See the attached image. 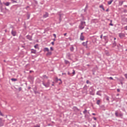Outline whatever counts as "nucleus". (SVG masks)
I'll return each mask as SVG.
<instances>
[{
	"label": "nucleus",
	"instance_id": "obj_53",
	"mask_svg": "<svg viewBox=\"0 0 127 127\" xmlns=\"http://www.w3.org/2000/svg\"><path fill=\"white\" fill-rule=\"evenodd\" d=\"M51 44L54 45V42H52Z\"/></svg>",
	"mask_w": 127,
	"mask_h": 127
},
{
	"label": "nucleus",
	"instance_id": "obj_16",
	"mask_svg": "<svg viewBox=\"0 0 127 127\" xmlns=\"http://www.w3.org/2000/svg\"><path fill=\"white\" fill-rule=\"evenodd\" d=\"M3 4L4 5H6V6H8L9 4H10V3L9 2H3Z\"/></svg>",
	"mask_w": 127,
	"mask_h": 127
},
{
	"label": "nucleus",
	"instance_id": "obj_30",
	"mask_svg": "<svg viewBox=\"0 0 127 127\" xmlns=\"http://www.w3.org/2000/svg\"><path fill=\"white\" fill-rule=\"evenodd\" d=\"M34 47H35V48L36 49H38V48H38V44H36L35 46H34Z\"/></svg>",
	"mask_w": 127,
	"mask_h": 127
},
{
	"label": "nucleus",
	"instance_id": "obj_12",
	"mask_svg": "<svg viewBox=\"0 0 127 127\" xmlns=\"http://www.w3.org/2000/svg\"><path fill=\"white\" fill-rule=\"evenodd\" d=\"M0 127H3V122L1 118H0Z\"/></svg>",
	"mask_w": 127,
	"mask_h": 127
},
{
	"label": "nucleus",
	"instance_id": "obj_3",
	"mask_svg": "<svg viewBox=\"0 0 127 127\" xmlns=\"http://www.w3.org/2000/svg\"><path fill=\"white\" fill-rule=\"evenodd\" d=\"M89 94L91 96L95 95V90L93 88V87H90L89 88Z\"/></svg>",
	"mask_w": 127,
	"mask_h": 127
},
{
	"label": "nucleus",
	"instance_id": "obj_5",
	"mask_svg": "<svg viewBox=\"0 0 127 127\" xmlns=\"http://www.w3.org/2000/svg\"><path fill=\"white\" fill-rule=\"evenodd\" d=\"M80 40L81 41H84V40L85 39V37L84 35H83V33H81L80 36Z\"/></svg>",
	"mask_w": 127,
	"mask_h": 127
},
{
	"label": "nucleus",
	"instance_id": "obj_41",
	"mask_svg": "<svg viewBox=\"0 0 127 127\" xmlns=\"http://www.w3.org/2000/svg\"><path fill=\"white\" fill-rule=\"evenodd\" d=\"M10 0L13 3L14 2H16V3L17 2L16 0Z\"/></svg>",
	"mask_w": 127,
	"mask_h": 127
},
{
	"label": "nucleus",
	"instance_id": "obj_50",
	"mask_svg": "<svg viewBox=\"0 0 127 127\" xmlns=\"http://www.w3.org/2000/svg\"><path fill=\"white\" fill-rule=\"evenodd\" d=\"M30 89H31V87L28 86V90H30Z\"/></svg>",
	"mask_w": 127,
	"mask_h": 127
},
{
	"label": "nucleus",
	"instance_id": "obj_64",
	"mask_svg": "<svg viewBox=\"0 0 127 127\" xmlns=\"http://www.w3.org/2000/svg\"><path fill=\"white\" fill-rule=\"evenodd\" d=\"M92 115H93V116H96V114H95V113H92Z\"/></svg>",
	"mask_w": 127,
	"mask_h": 127
},
{
	"label": "nucleus",
	"instance_id": "obj_8",
	"mask_svg": "<svg viewBox=\"0 0 127 127\" xmlns=\"http://www.w3.org/2000/svg\"><path fill=\"white\" fill-rule=\"evenodd\" d=\"M27 39H28V40H30V41H32V36L28 35L26 36Z\"/></svg>",
	"mask_w": 127,
	"mask_h": 127
},
{
	"label": "nucleus",
	"instance_id": "obj_6",
	"mask_svg": "<svg viewBox=\"0 0 127 127\" xmlns=\"http://www.w3.org/2000/svg\"><path fill=\"white\" fill-rule=\"evenodd\" d=\"M125 36H126V35H125L124 33H120L119 34V37L121 39L124 38V37H125Z\"/></svg>",
	"mask_w": 127,
	"mask_h": 127
},
{
	"label": "nucleus",
	"instance_id": "obj_54",
	"mask_svg": "<svg viewBox=\"0 0 127 127\" xmlns=\"http://www.w3.org/2000/svg\"><path fill=\"white\" fill-rule=\"evenodd\" d=\"M90 53H87V54H86V55H87V56H89V55H90Z\"/></svg>",
	"mask_w": 127,
	"mask_h": 127
},
{
	"label": "nucleus",
	"instance_id": "obj_35",
	"mask_svg": "<svg viewBox=\"0 0 127 127\" xmlns=\"http://www.w3.org/2000/svg\"><path fill=\"white\" fill-rule=\"evenodd\" d=\"M34 91H37V87L35 86V87H34L33 91L34 92Z\"/></svg>",
	"mask_w": 127,
	"mask_h": 127
},
{
	"label": "nucleus",
	"instance_id": "obj_52",
	"mask_svg": "<svg viewBox=\"0 0 127 127\" xmlns=\"http://www.w3.org/2000/svg\"><path fill=\"white\" fill-rule=\"evenodd\" d=\"M122 111H123V112H126V109H125V108L122 109Z\"/></svg>",
	"mask_w": 127,
	"mask_h": 127
},
{
	"label": "nucleus",
	"instance_id": "obj_19",
	"mask_svg": "<svg viewBox=\"0 0 127 127\" xmlns=\"http://www.w3.org/2000/svg\"><path fill=\"white\" fill-rule=\"evenodd\" d=\"M49 16V14H48V13H46L45 14H44L43 15V17H44L45 18H46V17H48Z\"/></svg>",
	"mask_w": 127,
	"mask_h": 127
},
{
	"label": "nucleus",
	"instance_id": "obj_61",
	"mask_svg": "<svg viewBox=\"0 0 127 127\" xmlns=\"http://www.w3.org/2000/svg\"><path fill=\"white\" fill-rule=\"evenodd\" d=\"M62 84V80L59 83V85H61Z\"/></svg>",
	"mask_w": 127,
	"mask_h": 127
},
{
	"label": "nucleus",
	"instance_id": "obj_45",
	"mask_svg": "<svg viewBox=\"0 0 127 127\" xmlns=\"http://www.w3.org/2000/svg\"><path fill=\"white\" fill-rule=\"evenodd\" d=\"M108 79H110V80H114V78L112 77H110L108 78Z\"/></svg>",
	"mask_w": 127,
	"mask_h": 127
},
{
	"label": "nucleus",
	"instance_id": "obj_32",
	"mask_svg": "<svg viewBox=\"0 0 127 127\" xmlns=\"http://www.w3.org/2000/svg\"><path fill=\"white\" fill-rule=\"evenodd\" d=\"M106 101H110V97L108 96H106Z\"/></svg>",
	"mask_w": 127,
	"mask_h": 127
},
{
	"label": "nucleus",
	"instance_id": "obj_48",
	"mask_svg": "<svg viewBox=\"0 0 127 127\" xmlns=\"http://www.w3.org/2000/svg\"><path fill=\"white\" fill-rule=\"evenodd\" d=\"M93 120H94V121H96L97 120V118L96 117H93Z\"/></svg>",
	"mask_w": 127,
	"mask_h": 127
},
{
	"label": "nucleus",
	"instance_id": "obj_43",
	"mask_svg": "<svg viewBox=\"0 0 127 127\" xmlns=\"http://www.w3.org/2000/svg\"><path fill=\"white\" fill-rule=\"evenodd\" d=\"M72 71H73V72H72V74L73 75H75V70L73 69Z\"/></svg>",
	"mask_w": 127,
	"mask_h": 127
},
{
	"label": "nucleus",
	"instance_id": "obj_34",
	"mask_svg": "<svg viewBox=\"0 0 127 127\" xmlns=\"http://www.w3.org/2000/svg\"><path fill=\"white\" fill-rule=\"evenodd\" d=\"M87 110L85 109L84 111L83 112V113L84 114V115H86V114H87Z\"/></svg>",
	"mask_w": 127,
	"mask_h": 127
},
{
	"label": "nucleus",
	"instance_id": "obj_38",
	"mask_svg": "<svg viewBox=\"0 0 127 127\" xmlns=\"http://www.w3.org/2000/svg\"><path fill=\"white\" fill-rule=\"evenodd\" d=\"M34 2H35L36 4H38V2L36 0H34Z\"/></svg>",
	"mask_w": 127,
	"mask_h": 127
},
{
	"label": "nucleus",
	"instance_id": "obj_36",
	"mask_svg": "<svg viewBox=\"0 0 127 127\" xmlns=\"http://www.w3.org/2000/svg\"><path fill=\"white\" fill-rule=\"evenodd\" d=\"M56 80H57V82H58V81H62V80H61V79L60 78H58V77H57L56 78Z\"/></svg>",
	"mask_w": 127,
	"mask_h": 127
},
{
	"label": "nucleus",
	"instance_id": "obj_20",
	"mask_svg": "<svg viewBox=\"0 0 127 127\" xmlns=\"http://www.w3.org/2000/svg\"><path fill=\"white\" fill-rule=\"evenodd\" d=\"M64 63L66 64H68L69 65H70V62L66 60H64Z\"/></svg>",
	"mask_w": 127,
	"mask_h": 127
},
{
	"label": "nucleus",
	"instance_id": "obj_14",
	"mask_svg": "<svg viewBox=\"0 0 127 127\" xmlns=\"http://www.w3.org/2000/svg\"><path fill=\"white\" fill-rule=\"evenodd\" d=\"M70 49V51L71 52H74V47L73 46V45H71V47L69 48Z\"/></svg>",
	"mask_w": 127,
	"mask_h": 127
},
{
	"label": "nucleus",
	"instance_id": "obj_42",
	"mask_svg": "<svg viewBox=\"0 0 127 127\" xmlns=\"http://www.w3.org/2000/svg\"><path fill=\"white\" fill-rule=\"evenodd\" d=\"M0 116L3 117V114L1 113V112L0 111Z\"/></svg>",
	"mask_w": 127,
	"mask_h": 127
},
{
	"label": "nucleus",
	"instance_id": "obj_9",
	"mask_svg": "<svg viewBox=\"0 0 127 127\" xmlns=\"http://www.w3.org/2000/svg\"><path fill=\"white\" fill-rule=\"evenodd\" d=\"M11 34L13 36H16V31H14L13 30H12L11 32Z\"/></svg>",
	"mask_w": 127,
	"mask_h": 127
},
{
	"label": "nucleus",
	"instance_id": "obj_17",
	"mask_svg": "<svg viewBox=\"0 0 127 127\" xmlns=\"http://www.w3.org/2000/svg\"><path fill=\"white\" fill-rule=\"evenodd\" d=\"M52 55V52H49V51L48 52V53L46 54L47 56H50Z\"/></svg>",
	"mask_w": 127,
	"mask_h": 127
},
{
	"label": "nucleus",
	"instance_id": "obj_22",
	"mask_svg": "<svg viewBox=\"0 0 127 127\" xmlns=\"http://www.w3.org/2000/svg\"><path fill=\"white\" fill-rule=\"evenodd\" d=\"M44 52H46V51L48 52L49 51V49H48V48H44Z\"/></svg>",
	"mask_w": 127,
	"mask_h": 127
},
{
	"label": "nucleus",
	"instance_id": "obj_1",
	"mask_svg": "<svg viewBox=\"0 0 127 127\" xmlns=\"http://www.w3.org/2000/svg\"><path fill=\"white\" fill-rule=\"evenodd\" d=\"M115 115L117 118H121V119H123V117H124V113L122 112H121L120 113H119L118 111H116L115 112Z\"/></svg>",
	"mask_w": 127,
	"mask_h": 127
},
{
	"label": "nucleus",
	"instance_id": "obj_31",
	"mask_svg": "<svg viewBox=\"0 0 127 127\" xmlns=\"http://www.w3.org/2000/svg\"><path fill=\"white\" fill-rule=\"evenodd\" d=\"M34 92L35 94V95H36L37 94H40V93H39V92L37 91V90L34 91Z\"/></svg>",
	"mask_w": 127,
	"mask_h": 127
},
{
	"label": "nucleus",
	"instance_id": "obj_18",
	"mask_svg": "<svg viewBox=\"0 0 127 127\" xmlns=\"http://www.w3.org/2000/svg\"><path fill=\"white\" fill-rule=\"evenodd\" d=\"M83 89L84 91H87V90L88 89V86H87V85H85L84 86L83 88Z\"/></svg>",
	"mask_w": 127,
	"mask_h": 127
},
{
	"label": "nucleus",
	"instance_id": "obj_62",
	"mask_svg": "<svg viewBox=\"0 0 127 127\" xmlns=\"http://www.w3.org/2000/svg\"><path fill=\"white\" fill-rule=\"evenodd\" d=\"M96 127V125H93V127Z\"/></svg>",
	"mask_w": 127,
	"mask_h": 127
},
{
	"label": "nucleus",
	"instance_id": "obj_2",
	"mask_svg": "<svg viewBox=\"0 0 127 127\" xmlns=\"http://www.w3.org/2000/svg\"><path fill=\"white\" fill-rule=\"evenodd\" d=\"M86 24V22L81 21L80 24L79 25V28L80 29H84L85 28V25Z\"/></svg>",
	"mask_w": 127,
	"mask_h": 127
},
{
	"label": "nucleus",
	"instance_id": "obj_37",
	"mask_svg": "<svg viewBox=\"0 0 127 127\" xmlns=\"http://www.w3.org/2000/svg\"><path fill=\"white\" fill-rule=\"evenodd\" d=\"M59 23H60L62 21V18H59Z\"/></svg>",
	"mask_w": 127,
	"mask_h": 127
},
{
	"label": "nucleus",
	"instance_id": "obj_33",
	"mask_svg": "<svg viewBox=\"0 0 127 127\" xmlns=\"http://www.w3.org/2000/svg\"><path fill=\"white\" fill-rule=\"evenodd\" d=\"M86 84H89L90 85H91V83L89 80H86Z\"/></svg>",
	"mask_w": 127,
	"mask_h": 127
},
{
	"label": "nucleus",
	"instance_id": "obj_63",
	"mask_svg": "<svg viewBox=\"0 0 127 127\" xmlns=\"http://www.w3.org/2000/svg\"><path fill=\"white\" fill-rule=\"evenodd\" d=\"M106 11H107V12L109 11V8H107V9L106 10Z\"/></svg>",
	"mask_w": 127,
	"mask_h": 127
},
{
	"label": "nucleus",
	"instance_id": "obj_46",
	"mask_svg": "<svg viewBox=\"0 0 127 127\" xmlns=\"http://www.w3.org/2000/svg\"><path fill=\"white\" fill-rule=\"evenodd\" d=\"M50 50H51V51H53L54 49H53V48L52 47H51L50 48Z\"/></svg>",
	"mask_w": 127,
	"mask_h": 127
},
{
	"label": "nucleus",
	"instance_id": "obj_23",
	"mask_svg": "<svg viewBox=\"0 0 127 127\" xmlns=\"http://www.w3.org/2000/svg\"><path fill=\"white\" fill-rule=\"evenodd\" d=\"M101 103V100H97V102H96V104L97 105H98V106H100V103Z\"/></svg>",
	"mask_w": 127,
	"mask_h": 127
},
{
	"label": "nucleus",
	"instance_id": "obj_26",
	"mask_svg": "<svg viewBox=\"0 0 127 127\" xmlns=\"http://www.w3.org/2000/svg\"><path fill=\"white\" fill-rule=\"evenodd\" d=\"M124 3V1H119V5L122 6L123 5V4Z\"/></svg>",
	"mask_w": 127,
	"mask_h": 127
},
{
	"label": "nucleus",
	"instance_id": "obj_27",
	"mask_svg": "<svg viewBox=\"0 0 127 127\" xmlns=\"http://www.w3.org/2000/svg\"><path fill=\"white\" fill-rule=\"evenodd\" d=\"M116 45H117V44L116 43V41H114V42L113 43L112 47H116Z\"/></svg>",
	"mask_w": 127,
	"mask_h": 127
},
{
	"label": "nucleus",
	"instance_id": "obj_25",
	"mask_svg": "<svg viewBox=\"0 0 127 127\" xmlns=\"http://www.w3.org/2000/svg\"><path fill=\"white\" fill-rule=\"evenodd\" d=\"M11 80L12 82H15V81H17V79L16 78H11Z\"/></svg>",
	"mask_w": 127,
	"mask_h": 127
},
{
	"label": "nucleus",
	"instance_id": "obj_59",
	"mask_svg": "<svg viewBox=\"0 0 127 127\" xmlns=\"http://www.w3.org/2000/svg\"><path fill=\"white\" fill-rule=\"evenodd\" d=\"M125 29L126 30H127V26L125 27Z\"/></svg>",
	"mask_w": 127,
	"mask_h": 127
},
{
	"label": "nucleus",
	"instance_id": "obj_56",
	"mask_svg": "<svg viewBox=\"0 0 127 127\" xmlns=\"http://www.w3.org/2000/svg\"><path fill=\"white\" fill-rule=\"evenodd\" d=\"M2 8V5L0 4V8Z\"/></svg>",
	"mask_w": 127,
	"mask_h": 127
},
{
	"label": "nucleus",
	"instance_id": "obj_24",
	"mask_svg": "<svg viewBox=\"0 0 127 127\" xmlns=\"http://www.w3.org/2000/svg\"><path fill=\"white\" fill-rule=\"evenodd\" d=\"M28 78L29 80H33V77H32L30 75H29Z\"/></svg>",
	"mask_w": 127,
	"mask_h": 127
},
{
	"label": "nucleus",
	"instance_id": "obj_49",
	"mask_svg": "<svg viewBox=\"0 0 127 127\" xmlns=\"http://www.w3.org/2000/svg\"><path fill=\"white\" fill-rule=\"evenodd\" d=\"M53 36H54L55 38H56V34H54Z\"/></svg>",
	"mask_w": 127,
	"mask_h": 127
},
{
	"label": "nucleus",
	"instance_id": "obj_39",
	"mask_svg": "<svg viewBox=\"0 0 127 127\" xmlns=\"http://www.w3.org/2000/svg\"><path fill=\"white\" fill-rule=\"evenodd\" d=\"M27 19H29V18L30 17V14H28L27 16Z\"/></svg>",
	"mask_w": 127,
	"mask_h": 127
},
{
	"label": "nucleus",
	"instance_id": "obj_40",
	"mask_svg": "<svg viewBox=\"0 0 127 127\" xmlns=\"http://www.w3.org/2000/svg\"><path fill=\"white\" fill-rule=\"evenodd\" d=\"M119 81L121 84V85H123V80L122 79H119Z\"/></svg>",
	"mask_w": 127,
	"mask_h": 127
},
{
	"label": "nucleus",
	"instance_id": "obj_21",
	"mask_svg": "<svg viewBox=\"0 0 127 127\" xmlns=\"http://www.w3.org/2000/svg\"><path fill=\"white\" fill-rule=\"evenodd\" d=\"M99 7L100 8H102V9H103V10H104V11H105V8L104 7V5H100V6H99Z\"/></svg>",
	"mask_w": 127,
	"mask_h": 127
},
{
	"label": "nucleus",
	"instance_id": "obj_10",
	"mask_svg": "<svg viewBox=\"0 0 127 127\" xmlns=\"http://www.w3.org/2000/svg\"><path fill=\"white\" fill-rule=\"evenodd\" d=\"M71 56H72V54H70V53H67L66 54V57L68 59H69L70 60H71Z\"/></svg>",
	"mask_w": 127,
	"mask_h": 127
},
{
	"label": "nucleus",
	"instance_id": "obj_15",
	"mask_svg": "<svg viewBox=\"0 0 127 127\" xmlns=\"http://www.w3.org/2000/svg\"><path fill=\"white\" fill-rule=\"evenodd\" d=\"M31 53H32L33 54H36V50L33 49H31Z\"/></svg>",
	"mask_w": 127,
	"mask_h": 127
},
{
	"label": "nucleus",
	"instance_id": "obj_55",
	"mask_svg": "<svg viewBox=\"0 0 127 127\" xmlns=\"http://www.w3.org/2000/svg\"><path fill=\"white\" fill-rule=\"evenodd\" d=\"M121 90H120V89H117V92H120Z\"/></svg>",
	"mask_w": 127,
	"mask_h": 127
},
{
	"label": "nucleus",
	"instance_id": "obj_60",
	"mask_svg": "<svg viewBox=\"0 0 127 127\" xmlns=\"http://www.w3.org/2000/svg\"><path fill=\"white\" fill-rule=\"evenodd\" d=\"M100 38L102 39V38H103V35H101V36H100Z\"/></svg>",
	"mask_w": 127,
	"mask_h": 127
},
{
	"label": "nucleus",
	"instance_id": "obj_47",
	"mask_svg": "<svg viewBox=\"0 0 127 127\" xmlns=\"http://www.w3.org/2000/svg\"><path fill=\"white\" fill-rule=\"evenodd\" d=\"M124 76H125V78H126V79H127V73H126Z\"/></svg>",
	"mask_w": 127,
	"mask_h": 127
},
{
	"label": "nucleus",
	"instance_id": "obj_29",
	"mask_svg": "<svg viewBox=\"0 0 127 127\" xmlns=\"http://www.w3.org/2000/svg\"><path fill=\"white\" fill-rule=\"evenodd\" d=\"M113 0H110L108 2V4H112V2L113 1Z\"/></svg>",
	"mask_w": 127,
	"mask_h": 127
},
{
	"label": "nucleus",
	"instance_id": "obj_28",
	"mask_svg": "<svg viewBox=\"0 0 127 127\" xmlns=\"http://www.w3.org/2000/svg\"><path fill=\"white\" fill-rule=\"evenodd\" d=\"M113 22V20H110V23L109 24V25L111 26H114V24L113 23H112Z\"/></svg>",
	"mask_w": 127,
	"mask_h": 127
},
{
	"label": "nucleus",
	"instance_id": "obj_4",
	"mask_svg": "<svg viewBox=\"0 0 127 127\" xmlns=\"http://www.w3.org/2000/svg\"><path fill=\"white\" fill-rule=\"evenodd\" d=\"M42 84L45 86L46 88H48L49 86H50V81L49 80L48 81V82L45 83L44 81H42Z\"/></svg>",
	"mask_w": 127,
	"mask_h": 127
},
{
	"label": "nucleus",
	"instance_id": "obj_13",
	"mask_svg": "<svg viewBox=\"0 0 127 127\" xmlns=\"http://www.w3.org/2000/svg\"><path fill=\"white\" fill-rule=\"evenodd\" d=\"M102 93V91L99 90V91L97 92L96 95H97L98 96H102V93Z\"/></svg>",
	"mask_w": 127,
	"mask_h": 127
},
{
	"label": "nucleus",
	"instance_id": "obj_11",
	"mask_svg": "<svg viewBox=\"0 0 127 127\" xmlns=\"http://www.w3.org/2000/svg\"><path fill=\"white\" fill-rule=\"evenodd\" d=\"M58 14L59 16V18H62V17H63V15H64L63 13H61L60 12H58Z\"/></svg>",
	"mask_w": 127,
	"mask_h": 127
},
{
	"label": "nucleus",
	"instance_id": "obj_57",
	"mask_svg": "<svg viewBox=\"0 0 127 127\" xmlns=\"http://www.w3.org/2000/svg\"><path fill=\"white\" fill-rule=\"evenodd\" d=\"M67 74H68V75H71V73L69 71H68Z\"/></svg>",
	"mask_w": 127,
	"mask_h": 127
},
{
	"label": "nucleus",
	"instance_id": "obj_58",
	"mask_svg": "<svg viewBox=\"0 0 127 127\" xmlns=\"http://www.w3.org/2000/svg\"><path fill=\"white\" fill-rule=\"evenodd\" d=\"M28 8H29V6H27L26 7V9H27Z\"/></svg>",
	"mask_w": 127,
	"mask_h": 127
},
{
	"label": "nucleus",
	"instance_id": "obj_44",
	"mask_svg": "<svg viewBox=\"0 0 127 127\" xmlns=\"http://www.w3.org/2000/svg\"><path fill=\"white\" fill-rule=\"evenodd\" d=\"M34 127H40V126L37 125L34 126Z\"/></svg>",
	"mask_w": 127,
	"mask_h": 127
},
{
	"label": "nucleus",
	"instance_id": "obj_7",
	"mask_svg": "<svg viewBox=\"0 0 127 127\" xmlns=\"http://www.w3.org/2000/svg\"><path fill=\"white\" fill-rule=\"evenodd\" d=\"M82 45L85 46L86 48H88V41H86V42L82 43Z\"/></svg>",
	"mask_w": 127,
	"mask_h": 127
},
{
	"label": "nucleus",
	"instance_id": "obj_51",
	"mask_svg": "<svg viewBox=\"0 0 127 127\" xmlns=\"http://www.w3.org/2000/svg\"><path fill=\"white\" fill-rule=\"evenodd\" d=\"M0 9L1 11H2V10H3V8L2 7L1 8H0Z\"/></svg>",
	"mask_w": 127,
	"mask_h": 127
}]
</instances>
